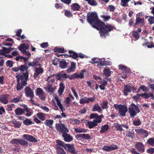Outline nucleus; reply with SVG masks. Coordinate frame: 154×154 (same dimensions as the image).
Instances as JSON below:
<instances>
[{
  "label": "nucleus",
  "mask_w": 154,
  "mask_h": 154,
  "mask_svg": "<svg viewBox=\"0 0 154 154\" xmlns=\"http://www.w3.org/2000/svg\"><path fill=\"white\" fill-rule=\"evenodd\" d=\"M116 27L109 23H107L106 25L105 23L101 22L100 24L98 26L97 29L99 31L100 35L102 38H106V35H109L108 33L114 29H116Z\"/></svg>",
  "instance_id": "nucleus-1"
},
{
  "label": "nucleus",
  "mask_w": 154,
  "mask_h": 154,
  "mask_svg": "<svg viewBox=\"0 0 154 154\" xmlns=\"http://www.w3.org/2000/svg\"><path fill=\"white\" fill-rule=\"evenodd\" d=\"M87 19L90 24L93 27L96 29L101 22L100 20L99 19L97 14L95 12L88 13L87 14Z\"/></svg>",
  "instance_id": "nucleus-2"
},
{
  "label": "nucleus",
  "mask_w": 154,
  "mask_h": 154,
  "mask_svg": "<svg viewBox=\"0 0 154 154\" xmlns=\"http://www.w3.org/2000/svg\"><path fill=\"white\" fill-rule=\"evenodd\" d=\"M128 112L131 118H134L140 112L138 106L134 103H132L128 107Z\"/></svg>",
  "instance_id": "nucleus-3"
},
{
  "label": "nucleus",
  "mask_w": 154,
  "mask_h": 154,
  "mask_svg": "<svg viewBox=\"0 0 154 154\" xmlns=\"http://www.w3.org/2000/svg\"><path fill=\"white\" fill-rule=\"evenodd\" d=\"M114 107L116 110H119V115L123 117L126 116L128 111V108L126 105L114 104Z\"/></svg>",
  "instance_id": "nucleus-4"
},
{
  "label": "nucleus",
  "mask_w": 154,
  "mask_h": 154,
  "mask_svg": "<svg viewBox=\"0 0 154 154\" xmlns=\"http://www.w3.org/2000/svg\"><path fill=\"white\" fill-rule=\"evenodd\" d=\"M55 127L57 130L62 134L69 132V131L66 126L64 124L57 123L55 124Z\"/></svg>",
  "instance_id": "nucleus-5"
},
{
  "label": "nucleus",
  "mask_w": 154,
  "mask_h": 154,
  "mask_svg": "<svg viewBox=\"0 0 154 154\" xmlns=\"http://www.w3.org/2000/svg\"><path fill=\"white\" fill-rule=\"evenodd\" d=\"M10 143L13 144H20L22 146H28V143L27 142L23 139H14L10 141Z\"/></svg>",
  "instance_id": "nucleus-6"
},
{
  "label": "nucleus",
  "mask_w": 154,
  "mask_h": 154,
  "mask_svg": "<svg viewBox=\"0 0 154 154\" xmlns=\"http://www.w3.org/2000/svg\"><path fill=\"white\" fill-rule=\"evenodd\" d=\"M55 76L56 79L58 80H63L64 79H66L68 77V75L66 73L61 74V72L57 74H54L49 76L47 79V81L49 79L52 78L53 77Z\"/></svg>",
  "instance_id": "nucleus-7"
},
{
  "label": "nucleus",
  "mask_w": 154,
  "mask_h": 154,
  "mask_svg": "<svg viewBox=\"0 0 154 154\" xmlns=\"http://www.w3.org/2000/svg\"><path fill=\"white\" fill-rule=\"evenodd\" d=\"M119 69L122 70L123 72L124 75H122V77L123 79L127 78L128 75H129L130 73V70L125 66L122 65H119Z\"/></svg>",
  "instance_id": "nucleus-8"
},
{
  "label": "nucleus",
  "mask_w": 154,
  "mask_h": 154,
  "mask_svg": "<svg viewBox=\"0 0 154 154\" xmlns=\"http://www.w3.org/2000/svg\"><path fill=\"white\" fill-rule=\"evenodd\" d=\"M65 149L72 154H77V152L73 144H67L65 146Z\"/></svg>",
  "instance_id": "nucleus-9"
},
{
  "label": "nucleus",
  "mask_w": 154,
  "mask_h": 154,
  "mask_svg": "<svg viewBox=\"0 0 154 154\" xmlns=\"http://www.w3.org/2000/svg\"><path fill=\"white\" fill-rule=\"evenodd\" d=\"M118 146L117 145L113 144L109 146H104L102 147V149L106 152L118 149Z\"/></svg>",
  "instance_id": "nucleus-10"
},
{
  "label": "nucleus",
  "mask_w": 154,
  "mask_h": 154,
  "mask_svg": "<svg viewBox=\"0 0 154 154\" xmlns=\"http://www.w3.org/2000/svg\"><path fill=\"white\" fill-rule=\"evenodd\" d=\"M25 92L26 96L28 97H34V94L33 90L29 87H26L25 89Z\"/></svg>",
  "instance_id": "nucleus-11"
},
{
  "label": "nucleus",
  "mask_w": 154,
  "mask_h": 154,
  "mask_svg": "<svg viewBox=\"0 0 154 154\" xmlns=\"http://www.w3.org/2000/svg\"><path fill=\"white\" fill-rule=\"evenodd\" d=\"M34 69L35 71V73L33 75V77L35 79L40 74L44 72L43 69L40 66L39 67H35Z\"/></svg>",
  "instance_id": "nucleus-12"
},
{
  "label": "nucleus",
  "mask_w": 154,
  "mask_h": 154,
  "mask_svg": "<svg viewBox=\"0 0 154 154\" xmlns=\"http://www.w3.org/2000/svg\"><path fill=\"white\" fill-rule=\"evenodd\" d=\"M16 78L17 79V82H20L21 83L23 84V85H26L27 84V79L24 78L22 75H18L16 76Z\"/></svg>",
  "instance_id": "nucleus-13"
},
{
  "label": "nucleus",
  "mask_w": 154,
  "mask_h": 154,
  "mask_svg": "<svg viewBox=\"0 0 154 154\" xmlns=\"http://www.w3.org/2000/svg\"><path fill=\"white\" fill-rule=\"evenodd\" d=\"M134 146L140 152L143 153L145 151L144 145L142 143L140 142H137Z\"/></svg>",
  "instance_id": "nucleus-14"
},
{
  "label": "nucleus",
  "mask_w": 154,
  "mask_h": 154,
  "mask_svg": "<svg viewBox=\"0 0 154 154\" xmlns=\"http://www.w3.org/2000/svg\"><path fill=\"white\" fill-rule=\"evenodd\" d=\"M41 58L39 57H36L35 59L33 60V61L32 62H30L28 65L29 66H32L34 67L35 66H42L41 64L39 63V61H40Z\"/></svg>",
  "instance_id": "nucleus-15"
},
{
  "label": "nucleus",
  "mask_w": 154,
  "mask_h": 154,
  "mask_svg": "<svg viewBox=\"0 0 154 154\" xmlns=\"http://www.w3.org/2000/svg\"><path fill=\"white\" fill-rule=\"evenodd\" d=\"M100 121H97V120L94 119L93 121H88L87 122L86 125L88 126L90 129H91L98 125Z\"/></svg>",
  "instance_id": "nucleus-16"
},
{
  "label": "nucleus",
  "mask_w": 154,
  "mask_h": 154,
  "mask_svg": "<svg viewBox=\"0 0 154 154\" xmlns=\"http://www.w3.org/2000/svg\"><path fill=\"white\" fill-rule=\"evenodd\" d=\"M23 138L27 141L32 142L36 143L37 140L32 135L24 134L23 135Z\"/></svg>",
  "instance_id": "nucleus-17"
},
{
  "label": "nucleus",
  "mask_w": 154,
  "mask_h": 154,
  "mask_svg": "<svg viewBox=\"0 0 154 154\" xmlns=\"http://www.w3.org/2000/svg\"><path fill=\"white\" fill-rule=\"evenodd\" d=\"M75 137L78 140H80L82 138L84 139H90L91 137L90 135L88 134H80L75 135Z\"/></svg>",
  "instance_id": "nucleus-18"
},
{
  "label": "nucleus",
  "mask_w": 154,
  "mask_h": 154,
  "mask_svg": "<svg viewBox=\"0 0 154 154\" xmlns=\"http://www.w3.org/2000/svg\"><path fill=\"white\" fill-rule=\"evenodd\" d=\"M114 126L117 131H122L123 130V127L126 129L128 128V125L123 124H120L119 123H115L114 124Z\"/></svg>",
  "instance_id": "nucleus-19"
},
{
  "label": "nucleus",
  "mask_w": 154,
  "mask_h": 154,
  "mask_svg": "<svg viewBox=\"0 0 154 154\" xmlns=\"http://www.w3.org/2000/svg\"><path fill=\"white\" fill-rule=\"evenodd\" d=\"M9 95L7 94H2L0 96V102L5 104H7L8 102V98Z\"/></svg>",
  "instance_id": "nucleus-20"
},
{
  "label": "nucleus",
  "mask_w": 154,
  "mask_h": 154,
  "mask_svg": "<svg viewBox=\"0 0 154 154\" xmlns=\"http://www.w3.org/2000/svg\"><path fill=\"white\" fill-rule=\"evenodd\" d=\"M132 90V87L127 85H124V94L125 96H127L128 95V93L130 92Z\"/></svg>",
  "instance_id": "nucleus-21"
},
{
  "label": "nucleus",
  "mask_w": 154,
  "mask_h": 154,
  "mask_svg": "<svg viewBox=\"0 0 154 154\" xmlns=\"http://www.w3.org/2000/svg\"><path fill=\"white\" fill-rule=\"evenodd\" d=\"M68 133H66V134H62V136L65 142H70L72 140L73 138L72 136H70L69 134H68Z\"/></svg>",
  "instance_id": "nucleus-22"
},
{
  "label": "nucleus",
  "mask_w": 154,
  "mask_h": 154,
  "mask_svg": "<svg viewBox=\"0 0 154 154\" xmlns=\"http://www.w3.org/2000/svg\"><path fill=\"white\" fill-rule=\"evenodd\" d=\"M135 131L138 134H141L143 135L145 137H146L148 135L147 131L143 129H135Z\"/></svg>",
  "instance_id": "nucleus-23"
},
{
  "label": "nucleus",
  "mask_w": 154,
  "mask_h": 154,
  "mask_svg": "<svg viewBox=\"0 0 154 154\" xmlns=\"http://www.w3.org/2000/svg\"><path fill=\"white\" fill-rule=\"evenodd\" d=\"M65 88V86L63 82H60L59 84V88L58 90V93L60 95H62L63 93L64 89Z\"/></svg>",
  "instance_id": "nucleus-24"
},
{
  "label": "nucleus",
  "mask_w": 154,
  "mask_h": 154,
  "mask_svg": "<svg viewBox=\"0 0 154 154\" xmlns=\"http://www.w3.org/2000/svg\"><path fill=\"white\" fill-rule=\"evenodd\" d=\"M143 46H146L148 48H154V44L152 42L149 43L147 39H145L144 42L142 44Z\"/></svg>",
  "instance_id": "nucleus-25"
},
{
  "label": "nucleus",
  "mask_w": 154,
  "mask_h": 154,
  "mask_svg": "<svg viewBox=\"0 0 154 154\" xmlns=\"http://www.w3.org/2000/svg\"><path fill=\"white\" fill-rule=\"evenodd\" d=\"M25 112V108H21L20 107H18L15 110V115L17 116L22 115Z\"/></svg>",
  "instance_id": "nucleus-26"
},
{
  "label": "nucleus",
  "mask_w": 154,
  "mask_h": 154,
  "mask_svg": "<svg viewBox=\"0 0 154 154\" xmlns=\"http://www.w3.org/2000/svg\"><path fill=\"white\" fill-rule=\"evenodd\" d=\"M76 64L75 63L72 62H71L70 66L67 69V71L69 73L74 72L76 69Z\"/></svg>",
  "instance_id": "nucleus-27"
},
{
  "label": "nucleus",
  "mask_w": 154,
  "mask_h": 154,
  "mask_svg": "<svg viewBox=\"0 0 154 154\" xmlns=\"http://www.w3.org/2000/svg\"><path fill=\"white\" fill-rule=\"evenodd\" d=\"M69 63L66 62L65 60H63L59 63V67L60 68L64 69L67 68L68 65Z\"/></svg>",
  "instance_id": "nucleus-28"
},
{
  "label": "nucleus",
  "mask_w": 154,
  "mask_h": 154,
  "mask_svg": "<svg viewBox=\"0 0 154 154\" xmlns=\"http://www.w3.org/2000/svg\"><path fill=\"white\" fill-rule=\"evenodd\" d=\"M141 97H143L145 99H147L150 97H151V99L154 100V95L152 93L148 94L147 93H145L141 94Z\"/></svg>",
  "instance_id": "nucleus-29"
},
{
  "label": "nucleus",
  "mask_w": 154,
  "mask_h": 154,
  "mask_svg": "<svg viewBox=\"0 0 154 154\" xmlns=\"http://www.w3.org/2000/svg\"><path fill=\"white\" fill-rule=\"evenodd\" d=\"M92 110L94 111H97L99 113H102V110L100 106L98 103L95 104L92 108Z\"/></svg>",
  "instance_id": "nucleus-30"
},
{
  "label": "nucleus",
  "mask_w": 154,
  "mask_h": 154,
  "mask_svg": "<svg viewBox=\"0 0 154 154\" xmlns=\"http://www.w3.org/2000/svg\"><path fill=\"white\" fill-rule=\"evenodd\" d=\"M136 21V23L134 25V26L135 27H137L138 24H140L142 26L144 24V20L143 18H140L139 17H137Z\"/></svg>",
  "instance_id": "nucleus-31"
},
{
  "label": "nucleus",
  "mask_w": 154,
  "mask_h": 154,
  "mask_svg": "<svg viewBox=\"0 0 154 154\" xmlns=\"http://www.w3.org/2000/svg\"><path fill=\"white\" fill-rule=\"evenodd\" d=\"M57 144L55 146V147L57 146H61L65 149V146H66L67 144L65 142L59 140H57L56 142Z\"/></svg>",
  "instance_id": "nucleus-32"
},
{
  "label": "nucleus",
  "mask_w": 154,
  "mask_h": 154,
  "mask_svg": "<svg viewBox=\"0 0 154 154\" xmlns=\"http://www.w3.org/2000/svg\"><path fill=\"white\" fill-rule=\"evenodd\" d=\"M29 45H26L25 44H21L19 47H18L19 49L21 52L26 51V50L28 49Z\"/></svg>",
  "instance_id": "nucleus-33"
},
{
  "label": "nucleus",
  "mask_w": 154,
  "mask_h": 154,
  "mask_svg": "<svg viewBox=\"0 0 154 154\" xmlns=\"http://www.w3.org/2000/svg\"><path fill=\"white\" fill-rule=\"evenodd\" d=\"M87 129L81 127L74 128V131L77 133H86L87 132Z\"/></svg>",
  "instance_id": "nucleus-34"
},
{
  "label": "nucleus",
  "mask_w": 154,
  "mask_h": 154,
  "mask_svg": "<svg viewBox=\"0 0 154 154\" xmlns=\"http://www.w3.org/2000/svg\"><path fill=\"white\" fill-rule=\"evenodd\" d=\"M54 122V121L52 119H47L44 122L45 124L50 128H52V125Z\"/></svg>",
  "instance_id": "nucleus-35"
},
{
  "label": "nucleus",
  "mask_w": 154,
  "mask_h": 154,
  "mask_svg": "<svg viewBox=\"0 0 154 154\" xmlns=\"http://www.w3.org/2000/svg\"><path fill=\"white\" fill-rule=\"evenodd\" d=\"M37 116L41 121H44L46 119V114L42 112H38L36 114Z\"/></svg>",
  "instance_id": "nucleus-36"
},
{
  "label": "nucleus",
  "mask_w": 154,
  "mask_h": 154,
  "mask_svg": "<svg viewBox=\"0 0 154 154\" xmlns=\"http://www.w3.org/2000/svg\"><path fill=\"white\" fill-rule=\"evenodd\" d=\"M55 99L57 102V104L59 106V108L61 109L62 112L65 111V109L64 107H63V106L61 103L60 102V100L58 97L55 98Z\"/></svg>",
  "instance_id": "nucleus-37"
},
{
  "label": "nucleus",
  "mask_w": 154,
  "mask_h": 154,
  "mask_svg": "<svg viewBox=\"0 0 154 154\" xmlns=\"http://www.w3.org/2000/svg\"><path fill=\"white\" fill-rule=\"evenodd\" d=\"M71 8L72 9L73 11H79L80 8V5L77 3H75L72 4L70 6Z\"/></svg>",
  "instance_id": "nucleus-38"
},
{
  "label": "nucleus",
  "mask_w": 154,
  "mask_h": 154,
  "mask_svg": "<svg viewBox=\"0 0 154 154\" xmlns=\"http://www.w3.org/2000/svg\"><path fill=\"white\" fill-rule=\"evenodd\" d=\"M109 128V125L107 124H105L102 126L100 132L101 133H106L108 130Z\"/></svg>",
  "instance_id": "nucleus-39"
},
{
  "label": "nucleus",
  "mask_w": 154,
  "mask_h": 154,
  "mask_svg": "<svg viewBox=\"0 0 154 154\" xmlns=\"http://www.w3.org/2000/svg\"><path fill=\"white\" fill-rule=\"evenodd\" d=\"M57 152L58 154H66L63 149L60 146L55 147Z\"/></svg>",
  "instance_id": "nucleus-40"
},
{
  "label": "nucleus",
  "mask_w": 154,
  "mask_h": 154,
  "mask_svg": "<svg viewBox=\"0 0 154 154\" xmlns=\"http://www.w3.org/2000/svg\"><path fill=\"white\" fill-rule=\"evenodd\" d=\"M134 132L132 130L131 131L129 129V131L128 130L126 132V135L127 137L133 139L134 137Z\"/></svg>",
  "instance_id": "nucleus-41"
},
{
  "label": "nucleus",
  "mask_w": 154,
  "mask_h": 154,
  "mask_svg": "<svg viewBox=\"0 0 154 154\" xmlns=\"http://www.w3.org/2000/svg\"><path fill=\"white\" fill-rule=\"evenodd\" d=\"M85 70H82V72L80 73V74H79L77 73H74V76L75 78H83L84 75H83L84 73L85 72Z\"/></svg>",
  "instance_id": "nucleus-42"
},
{
  "label": "nucleus",
  "mask_w": 154,
  "mask_h": 154,
  "mask_svg": "<svg viewBox=\"0 0 154 154\" xmlns=\"http://www.w3.org/2000/svg\"><path fill=\"white\" fill-rule=\"evenodd\" d=\"M70 123L72 125H79L80 122V121L76 119H69Z\"/></svg>",
  "instance_id": "nucleus-43"
},
{
  "label": "nucleus",
  "mask_w": 154,
  "mask_h": 154,
  "mask_svg": "<svg viewBox=\"0 0 154 154\" xmlns=\"http://www.w3.org/2000/svg\"><path fill=\"white\" fill-rule=\"evenodd\" d=\"M68 52L69 54H71L72 58L73 59L76 60L78 57V54L72 50H69L68 51Z\"/></svg>",
  "instance_id": "nucleus-44"
},
{
  "label": "nucleus",
  "mask_w": 154,
  "mask_h": 154,
  "mask_svg": "<svg viewBox=\"0 0 154 154\" xmlns=\"http://www.w3.org/2000/svg\"><path fill=\"white\" fill-rule=\"evenodd\" d=\"M54 52H58L59 53H63L66 52L63 48H58L56 47L54 49Z\"/></svg>",
  "instance_id": "nucleus-45"
},
{
  "label": "nucleus",
  "mask_w": 154,
  "mask_h": 154,
  "mask_svg": "<svg viewBox=\"0 0 154 154\" xmlns=\"http://www.w3.org/2000/svg\"><path fill=\"white\" fill-rule=\"evenodd\" d=\"M103 73L106 77L110 76L111 75V71L109 69H105L103 71Z\"/></svg>",
  "instance_id": "nucleus-46"
},
{
  "label": "nucleus",
  "mask_w": 154,
  "mask_h": 154,
  "mask_svg": "<svg viewBox=\"0 0 154 154\" xmlns=\"http://www.w3.org/2000/svg\"><path fill=\"white\" fill-rule=\"evenodd\" d=\"M131 0H121L120 5L123 7L128 6V3Z\"/></svg>",
  "instance_id": "nucleus-47"
},
{
  "label": "nucleus",
  "mask_w": 154,
  "mask_h": 154,
  "mask_svg": "<svg viewBox=\"0 0 154 154\" xmlns=\"http://www.w3.org/2000/svg\"><path fill=\"white\" fill-rule=\"evenodd\" d=\"M17 85L16 86V89L17 91H20L22 89L24 86L25 85H23V84L21 83L20 82H17Z\"/></svg>",
  "instance_id": "nucleus-48"
},
{
  "label": "nucleus",
  "mask_w": 154,
  "mask_h": 154,
  "mask_svg": "<svg viewBox=\"0 0 154 154\" xmlns=\"http://www.w3.org/2000/svg\"><path fill=\"white\" fill-rule=\"evenodd\" d=\"M23 122L24 125L27 126L30 125L32 124H34V122L31 121L30 119H26L25 120H24Z\"/></svg>",
  "instance_id": "nucleus-49"
},
{
  "label": "nucleus",
  "mask_w": 154,
  "mask_h": 154,
  "mask_svg": "<svg viewBox=\"0 0 154 154\" xmlns=\"http://www.w3.org/2000/svg\"><path fill=\"white\" fill-rule=\"evenodd\" d=\"M147 143L149 145L154 146V137L149 139L147 140Z\"/></svg>",
  "instance_id": "nucleus-50"
},
{
  "label": "nucleus",
  "mask_w": 154,
  "mask_h": 154,
  "mask_svg": "<svg viewBox=\"0 0 154 154\" xmlns=\"http://www.w3.org/2000/svg\"><path fill=\"white\" fill-rule=\"evenodd\" d=\"M13 123L14 125V126L15 128H20L22 124V122L17 121H14L13 122Z\"/></svg>",
  "instance_id": "nucleus-51"
},
{
  "label": "nucleus",
  "mask_w": 154,
  "mask_h": 154,
  "mask_svg": "<svg viewBox=\"0 0 154 154\" xmlns=\"http://www.w3.org/2000/svg\"><path fill=\"white\" fill-rule=\"evenodd\" d=\"M21 99V97L14 98L11 99L10 102L11 103H16L20 101Z\"/></svg>",
  "instance_id": "nucleus-52"
},
{
  "label": "nucleus",
  "mask_w": 154,
  "mask_h": 154,
  "mask_svg": "<svg viewBox=\"0 0 154 154\" xmlns=\"http://www.w3.org/2000/svg\"><path fill=\"white\" fill-rule=\"evenodd\" d=\"M44 92L41 88H37L36 91V95L39 96L41 95L42 94L44 93Z\"/></svg>",
  "instance_id": "nucleus-53"
},
{
  "label": "nucleus",
  "mask_w": 154,
  "mask_h": 154,
  "mask_svg": "<svg viewBox=\"0 0 154 154\" xmlns=\"http://www.w3.org/2000/svg\"><path fill=\"white\" fill-rule=\"evenodd\" d=\"M141 123L140 120L138 119L137 120H134L133 121V124L135 126L140 125Z\"/></svg>",
  "instance_id": "nucleus-54"
},
{
  "label": "nucleus",
  "mask_w": 154,
  "mask_h": 154,
  "mask_svg": "<svg viewBox=\"0 0 154 154\" xmlns=\"http://www.w3.org/2000/svg\"><path fill=\"white\" fill-rule=\"evenodd\" d=\"M79 103L81 104L88 103V102L87 100V98L85 97L84 98H81L80 100Z\"/></svg>",
  "instance_id": "nucleus-55"
},
{
  "label": "nucleus",
  "mask_w": 154,
  "mask_h": 154,
  "mask_svg": "<svg viewBox=\"0 0 154 154\" xmlns=\"http://www.w3.org/2000/svg\"><path fill=\"white\" fill-rule=\"evenodd\" d=\"M28 66L26 65H22L20 67V70L22 72L28 71Z\"/></svg>",
  "instance_id": "nucleus-56"
},
{
  "label": "nucleus",
  "mask_w": 154,
  "mask_h": 154,
  "mask_svg": "<svg viewBox=\"0 0 154 154\" xmlns=\"http://www.w3.org/2000/svg\"><path fill=\"white\" fill-rule=\"evenodd\" d=\"M25 111H26V116H30L32 114V113L30 109H29L27 107H25Z\"/></svg>",
  "instance_id": "nucleus-57"
},
{
  "label": "nucleus",
  "mask_w": 154,
  "mask_h": 154,
  "mask_svg": "<svg viewBox=\"0 0 154 154\" xmlns=\"http://www.w3.org/2000/svg\"><path fill=\"white\" fill-rule=\"evenodd\" d=\"M132 35L134 37L138 39L140 37V34L137 31H134L132 32Z\"/></svg>",
  "instance_id": "nucleus-58"
},
{
  "label": "nucleus",
  "mask_w": 154,
  "mask_h": 154,
  "mask_svg": "<svg viewBox=\"0 0 154 154\" xmlns=\"http://www.w3.org/2000/svg\"><path fill=\"white\" fill-rule=\"evenodd\" d=\"M64 14L68 17H69L72 16V14L69 10H65Z\"/></svg>",
  "instance_id": "nucleus-59"
},
{
  "label": "nucleus",
  "mask_w": 154,
  "mask_h": 154,
  "mask_svg": "<svg viewBox=\"0 0 154 154\" xmlns=\"http://www.w3.org/2000/svg\"><path fill=\"white\" fill-rule=\"evenodd\" d=\"M108 103L107 101H104L103 102L102 105V107L103 109L108 108L109 106L108 105Z\"/></svg>",
  "instance_id": "nucleus-60"
},
{
  "label": "nucleus",
  "mask_w": 154,
  "mask_h": 154,
  "mask_svg": "<svg viewBox=\"0 0 154 154\" xmlns=\"http://www.w3.org/2000/svg\"><path fill=\"white\" fill-rule=\"evenodd\" d=\"M88 3L90 5L95 6L97 5V3L94 0H89Z\"/></svg>",
  "instance_id": "nucleus-61"
},
{
  "label": "nucleus",
  "mask_w": 154,
  "mask_h": 154,
  "mask_svg": "<svg viewBox=\"0 0 154 154\" xmlns=\"http://www.w3.org/2000/svg\"><path fill=\"white\" fill-rule=\"evenodd\" d=\"M15 106L14 104H12L10 105H8L7 106L6 110L8 111H12V107Z\"/></svg>",
  "instance_id": "nucleus-62"
},
{
  "label": "nucleus",
  "mask_w": 154,
  "mask_h": 154,
  "mask_svg": "<svg viewBox=\"0 0 154 154\" xmlns=\"http://www.w3.org/2000/svg\"><path fill=\"white\" fill-rule=\"evenodd\" d=\"M101 17L103 19L104 21H108L111 18L110 16H106L105 15H101Z\"/></svg>",
  "instance_id": "nucleus-63"
},
{
  "label": "nucleus",
  "mask_w": 154,
  "mask_h": 154,
  "mask_svg": "<svg viewBox=\"0 0 154 154\" xmlns=\"http://www.w3.org/2000/svg\"><path fill=\"white\" fill-rule=\"evenodd\" d=\"M47 87L48 90L49 91L53 92V89L52 88V84L48 83Z\"/></svg>",
  "instance_id": "nucleus-64"
}]
</instances>
